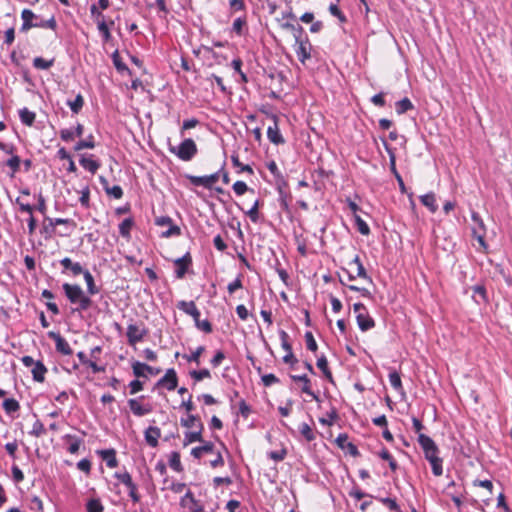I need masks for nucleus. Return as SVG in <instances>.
I'll return each instance as SVG.
<instances>
[{
  "instance_id": "obj_1",
  "label": "nucleus",
  "mask_w": 512,
  "mask_h": 512,
  "mask_svg": "<svg viewBox=\"0 0 512 512\" xmlns=\"http://www.w3.org/2000/svg\"><path fill=\"white\" fill-rule=\"evenodd\" d=\"M418 443L422 448L426 460L432 467V472L435 476L443 474L442 459L438 456L439 449L432 438L425 434L418 435Z\"/></svg>"
},
{
  "instance_id": "obj_49",
  "label": "nucleus",
  "mask_w": 512,
  "mask_h": 512,
  "mask_svg": "<svg viewBox=\"0 0 512 512\" xmlns=\"http://www.w3.org/2000/svg\"><path fill=\"white\" fill-rule=\"evenodd\" d=\"M259 200H256L253 206L246 212L252 222L256 223L259 219Z\"/></svg>"
},
{
  "instance_id": "obj_32",
  "label": "nucleus",
  "mask_w": 512,
  "mask_h": 512,
  "mask_svg": "<svg viewBox=\"0 0 512 512\" xmlns=\"http://www.w3.org/2000/svg\"><path fill=\"white\" fill-rule=\"evenodd\" d=\"M67 105L70 107L73 113L78 114L82 110L84 105L83 96L81 94H78L73 101H67Z\"/></svg>"
},
{
  "instance_id": "obj_53",
  "label": "nucleus",
  "mask_w": 512,
  "mask_h": 512,
  "mask_svg": "<svg viewBox=\"0 0 512 512\" xmlns=\"http://www.w3.org/2000/svg\"><path fill=\"white\" fill-rule=\"evenodd\" d=\"M305 341L308 350L312 352H315L317 350L318 346L311 332L308 331L305 333Z\"/></svg>"
},
{
  "instance_id": "obj_34",
  "label": "nucleus",
  "mask_w": 512,
  "mask_h": 512,
  "mask_svg": "<svg viewBox=\"0 0 512 512\" xmlns=\"http://www.w3.org/2000/svg\"><path fill=\"white\" fill-rule=\"evenodd\" d=\"M5 164L11 169V177H14L15 173L19 171L21 159L17 155H12L11 158H9Z\"/></svg>"
},
{
  "instance_id": "obj_51",
  "label": "nucleus",
  "mask_w": 512,
  "mask_h": 512,
  "mask_svg": "<svg viewBox=\"0 0 512 512\" xmlns=\"http://www.w3.org/2000/svg\"><path fill=\"white\" fill-rule=\"evenodd\" d=\"M181 234V229L179 226L171 224L168 226V229L166 231H163L161 236L163 238H169L172 236H179Z\"/></svg>"
},
{
  "instance_id": "obj_18",
  "label": "nucleus",
  "mask_w": 512,
  "mask_h": 512,
  "mask_svg": "<svg viewBox=\"0 0 512 512\" xmlns=\"http://www.w3.org/2000/svg\"><path fill=\"white\" fill-rule=\"evenodd\" d=\"M293 381H303L302 392L319 401L318 396L310 388V380L306 375H291Z\"/></svg>"
},
{
  "instance_id": "obj_41",
  "label": "nucleus",
  "mask_w": 512,
  "mask_h": 512,
  "mask_svg": "<svg viewBox=\"0 0 512 512\" xmlns=\"http://www.w3.org/2000/svg\"><path fill=\"white\" fill-rule=\"evenodd\" d=\"M97 27L99 32L102 34L104 42H108L111 39V33L105 20H98Z\"/></svg>"
},
{
  "instance_id": "obj_57",
  "label": "nucleus",
  "mask_w": 512,
  "mask_h": 512,
  "mask_svg": "<svg viewBox=\"0 0 512 512\" xmlns=\"http://www.w3.org/2000/svg\"><path fill=\"white\" fill-rule=\"evenodd\" d=\"M233 190L234 192L237 194V195H243L245 192H247L248 190V186L245 182L243 181H236L234 184H233Z\"/></svg>"
},
{
  "instance_id": "obj_29",
  "label": "nucleus",
  "mask_w": 512,
  "mask_h": 512,
  "mask_svg": "<svg viewBox=\"0 0 512 512\" xmlns=\"http://www.w3.org/2000/svg\"><path fill=\"white\" fill-rule=\"evenodd\" d=\"M19 116L21 122L27 126H31L35 121V113L28 110L27 108H23L19 111Z\"/></svg>"
},
{
  "instance_id": "obj_61",
  "label": "nucleus",
  "mask_w": 512,
  "mask_h": 512,
  "mask_svg": "<svg viewBox=\"0 0 512 512\" xmlns=\"http://www.w3.org/2000/svg\"><path fill=\"white\" fill-rule=\"evenodd\" d=\"M240 288H242V280L240 276H238L233 282L229 283L227 287L229 294H233Z\"/></svg>"
},
{
  "instance_id": "obj_7",
  "label": "nucleus",
  "mask_w": 512,
  "mask_h": 512,
  "mask_svg": "<svg viewBox=\"0 0 512 512\" xmlns=\"http://www.w3.org/2000/svg\"><path fill=\"white\" fill-rule=\"evenodd\" d=\"M472 220L477 225V226L472 228L473 235L476 237V239L478 240L479 244L482 247H486V243H485V240H484V238H485V230L486 229H485V225H484L483 220L481 219L479 214L476 213V212L472 213Z\"/></svg>"
},
{
  "instance_id": "obj_38",
  "label": "nucleus",
  "mask_w": 512,
  "mask_h": 512,
  "mask_svg": "<svg viewBox=\"0 0 512 512\" xmlns=\"http://www.w3.org/2000/svg\"><path fill=\"white\" fill-rule=\"evenodd\" d=\"M3 408L7 413L11 414V413L18 411L20 406H19L18 401H16L13 398H8V399L4 400Z\"/></svg>"
},
{
  "instance_id": "obj_37",
  "label": "nucleus",
  "mask_w": 512,
  "mask_h": 512,
  "mask_svg": "<svg viewBox=\"0 0 512 512\" xmlns=\"http://www.w3.org/2000/svg\"><path fill=\"white\" fill-rule=\"evenodd\" d=\"M246 18L238 17L234 20L232 30L239 36L243 35L244 28L246 27Z\"/></svg>"
},
{
  "instance_id": "obj_28",
  "label": "nucleus",
  "mask_w": 512,
  "mask_h": 512,
  "mask_svg": "<svg viewBox=\"0 0 512 512\" xmlns=\"http://www.w3.org/2000/svg\"><path fill=\"white\" fill-rule=\"evenodd\" d=\"M317 367L323 372L325 378L331 383H333V376L328 368V361L325 356H321L320 358H318Z\"/></svg>"
},
{
  "instance_id": "obj_26",
  "label": "nucleus",
  "mask_w": 512,
  "mask_h": 512,
  "mask_svg": "<svg viewBox=\"0 0 512 512\" xmlns=\"http://www.w3.org/2000/svg\"><path fill=\"white\" fill-rule=\"evenodd\" d=\"M80 164L84 169L88 170L92 174H95L100 167V164L97 161L85 156L81 157Z\"/></svg>"
},
{
  "instance_id": "obj_16",
  "label": "nucleus",
  "mask_w": 512,
  "mask_h": 512,
  "mask_svg": "<svg viewBox=\"0 0 512 512\" xmlns=\"http://www.w3.org/2000/svg\"><path fill=\"white\" fill-rule=\"evenodd\" d=\"M268 139L276 145L283 144L285 142L283 136L280 133L277 121L274 119V124L269 126L267 129Z\"/></svg>"
},
{
  "instance_id": "obj_62",
  "label": "nucleus",
  "mask_w": 512,
  "mask_h": 512,
  "mask_svg": "<svg viewBox=\"0 0 512 512\" xmlns=\"http://www.w3.org/2000/svg\"><path fill=\"white\" fill-rule=\"evenodd\" d=\"M155 224L160 227H168L173 224V220L169 216H161L156 218Z\"/></svg>"
},
{
  "instance_id": "obj_21",
  "label": "nucleus",
  "mask_w": 512,
  "mask_h": 512,
  "mask_svg": "<svg viewBox=\"0 0 512 512\" xmlns=\"http://www.w3.org/2000/svg\"><path fill=\"white\" fill-rule=\"evenodd\" d=\"M197 428H198V430H196V431H191V432L185 433L184 445H188L193 442H202L203 441V439H202V432L204 429L203 424L201 422H199V424L197 425Z\"/></svg>"
},
{
  "instance_id": "obj_59",
  "label": "nucleus",
  "mask_w": 512,
  "mask_h": 512,
  "mask_svg": "<svg viewBox=\"0 0 512 512\" xmlns=\"http://www.w3.org/2000/svg\"><path fill=\"white\" fill-rule=\"evenodd\" d=\"M264 386H271L279 382V379L274 374H265L262 376Z\"/></svg>"
},
{
  "instance_id": "obj_3",
  "label": "nucleus",
  "mask_w": 512,
  "mask_h": 512,
  "mask_svg": "<svg viewBox=\"0 0 512 512\" xmlns=\"http://www.w3.org/2000/svg\"><path fill=\"white\" fill-rule=\"evenodd\" d=\"M179 310L193 317L195 325L198 329L205 333L212 332V325L208 320H200V311L193 301H180L177 304Z\"/></svg>"
},
{
  "instance_id": "obj_14",
  "label": "nucleus",
  "mask_w": 512,
  "mask_h": 512,
  "mask_svg": "<svg viewBox=\"0 0 512 512\" xmlns=\"http://www.w3.org/2000/svg\"><path fill=\"white\" fill-rule=\"evenodd\" d=\"M356 320L360 330L363 332L368 331L375 326V321L370 317L367 311L358 314L356 316Z\"/></svg>"
},
{
  "instance_id": "obj_5",
  "label": "nucleus",
  "mask_w": 512,
  "mask_h": 512,
  "mask_svg": "<svg viewBox=\"0 0 512 512\" xmlns=\"http://www.w3.org/2000/svg\"><path fill=\"white\" fill-rule=\"evenodd\" d=\"M146 333L147 330L144 327L136 324H129L126 332L128 343L130 345H135L136 343L143 340Z\"/></svg>"
},
{
  "instance_id": "obj_55",
  "label": "nucleus",
  "mask_w": 512,
  "mask_h": 512,
  "mask_svg": "<svg viewBox=\"0 0 512 512\" xmlns=\"http://www.w3.org/2000/svg\"><path fill=\"white\" fill-rule=\"evenodd\" d=\"M67 438L72 441L68 447L69 453L76 454L79 451L82 441L70 435H68Z\"/></svg>"
},
{
  "instance_id": "obj_60",
  "label": "nucleus",
  "mask_w": 512,
  "mask_h": 512,
  "mask_svg": "<svg viewBox=\"0 0 512 512\" xmlns=\"http://www.w3.org/2000/svg\"><path fill=\"white\" fill-rule=\"evenodd\" d=\"M281 346L286 352L292 351V346L288 342V334L285 331L280 332Z\"/></svg>"
},
{
  "instance_id": "obj_40",
  "label": "nucleus",
  "mask_w": 512,
  "mask_h": 512,
  "mask_svg": "<svg viewBox=\"0 0 512 512\" xmlns=\"http://www.w3.org/2000/svg\"><path fill=\"white\" fill-rule=\"evenodd\" d=\"M87 512H103L104 506L102 505L101 501L99 499H91L88 501L87 505Z\"/></svg>"
},
{
  "instance_id": "obj_30",
  "label": "nucleus",
  "mask_w": 512,
  "mask_h": 512,
  "mask_svg": "<svg viewBox=\"0 0 512 512\" xmlns=\"http://www.w3.org/2000/svg\"><path fill=\"white\" fill-rule=\"evenodd\" d=\"M396 112L401 115L405 112L414 109V105L408 98H403L402 100L396 102L395 104Z\"/></svg>"
},
{
  "instance_id": "obj_35",
  "label": "nucleus",
  "mask_w": 512,
  "mask_h": 512,
  "mask_svg": "<svg viewBox=\"0 0 512 512\" xmlns=\"http://www.w3.org/2000/svg\"><path fill=\"white\" fill-rule=\"evenodd\" d=\"M169 466L176 472H181L183 470L180 454L178 452H172L169 457Z\"/></svg>"
},
{
  "instance_id": "obj_11",
  "label": "nucleus",
  "mask_w": 512,
  "mask_h": 512,
  "mask_svg": "<svg viewBox=\"0 0 512 512\" xmlns=\"http://www.w3.org/2000/svg\"><path fill=\"white\" fill-rule=\"evenodd\" d=\"M221 172L222 170L207 176H192L190 179L194 185L210 189L219 180Z\"/></svg>"
},
{
  "instance_id": "obj_20",
  "label": "nucleus",
  "mask_w": 512,
  "mask_h": 512,
  "mask_svg": "<svg viewBox=\"0 0 512 512\" xmlns=\"http://www.w3.org/2000/svg\"><path fill=\"white\" fill-rule=\"evenodd\" d=\"M21 17L23 20V24L21 27L22 31H27L35 27V22H33V19H37V16L31 10L24 9L21 13Z\"/></svg>"
},
{
  "instance_id": "obj_58",
  "label": "nucleus",
  "mask_w": 512,
  "mask_h": 512,
  "mask_svg": "<svg viewBox=\"0 0 512 512\" xmlns=\"http://www.w3.org/2000/svg\"><path fill=\"white\" fill-rule=\"evenodd\" d=\"M107 194L113 196L115 199H120L123 196V190L120 186L115 185L111 188H106Z\"/></svg>"
},
{
  "instance_id": "obj_10",
  "label": "nucleus",
  "mask_w": 512,
  "mask_h": 512,
  "mask_svg": "<svg viewBox=\"0 0 512 512\" xmlns=\"http://www.w3.org/2000/svg\"><path fill=\"white\" fill-rule=\"evenodd\" d=\"M48 336H49V338L54 340L57 352L64 354V355L72 354L73 351H72L69 343L59 333L50 331L48 333Z\"/></svg>"
},
{
  "instance_id": "obj_27",
  "label": "nucleus",
  "mask_w": 512,
  "mask_h": 512,
  "mask_svg": "<svg viewBox=\"0 0 512 512\" xmlns=\"http://www.w3.org/2000/svg\"><path fill=\"white\" fill-rule=\"evenodd\" d=\"M83 276H84V280H85L86 285H87L88 293L90 295L97 294L99 292V289H98V287L95 284V281H94V278H93L92 274L88 270H85L83 272Z\"/></svg>"
},
{
  "instance_id": "obj_15",
  "label": "nucleus",
  "mask_w": 512,
  "mask_h": 512,
  "mask_svg": "<svg viewBox=\"0 0 512 512\" xmlns=\"http://www.w3.org/2000/svg\"><path fill=\"white\" fill-rule=\"evenodd\" d=\"M147 444L151 447H157L158 439L161 436V430L158 427L150 426L145 430L144 433Z\"/></svg>"
},
{
  "instance_id": "obj_56",
  "label": "nucleus",
  "mask_w": 512,
  "mask_h": 512,
  "mask_svg": "<svg viewBox=\"0 0 512 512\" xmlns=\"http://www.w3.org/2000/svg\"><path fill=\"white\" fill-rule=\"evenodd\" d=\"M115 477L121 483H123L126 487L132 486V484H133L132 477H131V475L128 472H123V473H118L117 472V473H115Z\"/></svg>"
},
{
  "instance_id": "obj_23",
  "label": "nucleus",
  "mask_w": 512,
  "mask_h": 512,
  "mask_svg": "<svg viewBox=\"0 0 512 512\" xmlns=\"http://www.w3.org/2000/svg\"><path fill=\"white\" fill-rule=\"evenodd\" d=\"M46 372H47V369L41 361H37L36 364L31 369L33 379L36 382H40V383L44 382Z\"/></svg>"
},
{
  "instance_id": "obj_36",
  "label": "nucleus",
  "mask_w": 512,
  "mask_h": 512,
  "mask_svg": "<svg viewBox=\"0 0 512 512\" xmlns=\"http://www.w3.org/2000/svg\"><path fill=\"white\" fill-rule=\"evenodd\" d=\"M389 381H390L391 386L396 391H402L403 390L401 377H400V374L397 371H391L389 373Z\"/></svg>"
},
{
  "instance_id": "obj_63",
  "label": "nucleus",
  "mask_w": 512,
  "mask_h": 512,
  "mask_svg": "<svg viewBox=\"0 0 512 512\" xmlns=\"http://www.w3.org/2000/svg\"><path fill=\"white\" fill-rule=\"evenodd\" d=\"M89 197H90V191H89V188L86 187L81 191V196L79 199L82 206H84V207L89 206Z\"/></svg>"
},
{
  "instance_id": "obj_4",
  "label": "nucleus",
  "mask_w": 512,
  "mask_h": 512,
  "mask_svg": "<svg viewBox=\"0 0 512 512\" xmlns=\"http://www.w3.org/2000/svg\"><path fill=\"white\" fill-rule=\"evenodd\" d=\"M169 151L182 161L192 160L198 152L195 141L191 138L184 139L178 146L169 145Z\"/></svg>"
},
{
  "instance_id": "obj_45",
  "label": "nucleus",
  "mask_w": 512,
  "mask_h": 512,
  "mask_svg": "<svg viewBox=\"0 0 512 512\" xmlns=\"http://www.w3.org/2000/svg\"><path fill=\"white\" fill-rule=\"evenodd\" d=\"M200 421V418L198 416H195V415H188V417L186 419H181V424L182 426L186 427V428H192V427H197V425L199 424Z\"/></svg>"
},
{
  "instance_id": "obj_33",
  "label": "nucleus",
  "mask_w": 512,
  "mask_h": 512,
  "mask_svg": "<svg viewBox=\"0 0 512 512\" xmlns=\"http://www.w3.org/2000/svg\"><path fill=\"white\" fill-rule=\"evenodd\" d=\"M54 65V59L46 60L42 57H36L33 59V66L36 69L47 70Z\"/></svg>"
},
{
  "instance_id": "obj_17",
  "label": "nucleus",
  "mask_w": 512,
  "mask_h": 512,
  "mask_svg": "<svg viewBox=\"0 0 512 512\" xmlns=\"http://www.w3.org/2000/svg\"><path fill=\"white\" fill-rule=\"evenodd\" d=\"M60 263L64 267V270H70L74 276L83 274L85 271L80 263L73 262L68 257L63 258ZM63 273H65V271H63Z\"/></svg>"
},
{
  "instance_id": "obj_52",
  "label": "nucleus",
  "mask_w": 512,
  "mask_h": 512,
  "mask_svg": "<svg viewBox=\"0 0 512 512\" xmlns=\"http://www.w3.org/2000/svg\"><path fill=\"white\" fill-rule=\"evenodd\" d=\"M35 27L49 28V29L55 30L57 27V24H56L55 18L51 17L48 20H40V21L35 22Z\"/></svg>"
},
{
  "instance_id": "obj_22",
  "label": "nucleus",
  "mask_w": 512,
  "mask_h": 512,
  "mask_svg": "<svg viewBox=\"0 0 512 512\" xmlns=\"http://www.w3.org/2000/svg\"><path fill=\"white\" fill-rule=\"evenodd\" d=\"M420 202L429 209L431 213H435L438 209V205L436 203V196L434 193H427L425 195L420 196Z\"/></svg>"
},
{
  "instance_id": "obj_9",
  "label": "nucleus",
  "mask_w": 512,
  "mask_h": 512,
  "mask_svg": "<svg viewBox=\"0 0 512 512\" xmlns=\"http://www.w3.org/2000/svg\"><path fill=\"white\" fill-rule=\"evenodd\" d=\"M128 406L131 410V412L137 416L142 417L152 412L153 407L151 404L146 403L142 404L140 403L139 399L133 398L128 400Z\"/></svg>"
},
{
  "instance_id": "obj_13",
  "label": "nucleus",
  "mask_w": 512,
  "mask_h": 512,
  "mask_svg": "<svg viewBox=\"0 0 512 512\" xmlns=\"http://www.w3.org/2000/svg\"><path fill=\"white\" fill-rule=\"evenodd\" d=\"M384 146H385V149L386 151L388 152L389 154V158H390V169L392 171V173L394 174V176L396 177L398 183H399V186L401 188V190L403 191L405 189V186H404V182H403V179L401 177V175L398 173L397 169H396V157H395V153L394 151L389 147V145L384 142Z\"/></svg>"
},
{
  "instance_id": "obj_12",
  "label": "nucleus",
  "mask_w": 512,
  "mask_h": 512,
  "mask_svg": "<svg viewBox=\"0 0 512 512\" xmlns=\"http://www.w3.org/2000/svg\"><path fill=\"white\" fill-rule=\"evenodd\" d=\"M133 373L136 377H145V373H149L151 375H157L161 372L160 368L151 367L145 363L135 362L132 365Z\"/></svg>"
},
{
  "instance_id": "obj_50",
  "label": "nucleus",
  "mask_w": 512,
  "mask_h": 512,
  "mask_svg": "<svg viewBox=\"0 0 512 512\" xmlns=\"http://www.w3.org/2000/svg\"><path fill=\"white\" fill-rule=\"evenodd\" d=\"M382 504H384L389 510L395 511V512H401L399 505L395 501V499L391 498H379L378 499Z\"/></svg>"
},
{
  "instance_id": "obj_64",
  "label": "nucleus",
  "mask_w": 512,
  "mask_h": 512,
  "mask_svg": "<svg viewBox=\"0 0 512 512\" xmlns=\"http://www.w3.org/2000/svg\"><path fill=\"white\" fill-rule=\"evenodd\" d=\"M60 137L63 141L68 142L75 138V134L71 129H62L60 131Z\"/></svg>"
},
{
  "instance_id": "obj_6",
  "label": "nucleus",
  "mask_w": 512,
  "mask_h": 512,
  "mask_svg": "<svg viewBox=\"0 0 512 512\" xmlns=\"http://www.w3.org/2000/svg\"><path fill=\"white\" fill-rule=\"evenodd\" d=\"M178 385V378H177V374H176V371L171 368V369H168L165 373V375L158 380V382L156 383V386L157 387H165L167 390L169 391H173L176 389Z\"/></svg>"
},
{
  "instance_id": "obj_48",
  "label": "nucleus",
  "mask_w": 512,
  "mask_h": 512,
  "mask_svg": "<svg viewBox=\"0 0 512 512\" xmlns=\"http://www.w3.org/2000/svg\"><path fill=\"white\" fill-rule=\"evenodd\" d=\"M205 351L204 346H199L197 349L189 356L185 355L184 358H186L189 362H195L196 364L200 363V356Z\"/></svg>"
},
{
  "instance_id": "obj_31",
  "label": "nucleus",
  "mask_w": 512,
  "mask_h": 512,
  "mask_svg": "<svg viewBox=\"0 0 512 512\" xmlns=\"http://www.w3.org/2000/svg\"><path fill=\"white\" fill-rule=\"evenodd\" d=\"M133 226V220L131 218L124 219L119 225V233L124 238H130V232Z\"/></svg>"
},
{
  "instance_id": "obj_2",
  "label": "nucleus",
  "mask_w": 512,
  "mask_h": 512,
  "mask_svg": "<svg viewBox=\"0 0 512 512\" xmlns=\"http://www.w3.org/2000/svg\"><path fill=\"white\" fill-rule=\"evenodd\" d=\"M66 297L72 304H78L77 311H86L92 305L90 297L86 296L79 285L64 283L62 286Z\"/></svg>"
},
{
  "instance_id": "obj_19",
  "label": "nucleus",
  "mask_w": 512,
  "mask_h": 512,
  "mask_svg": "<svg viewBox=\"0 0 512 512\" xmlns=\"http://www.w3.org/2000/svg\"><path fill=\"white\" fill-rule=\"evenodd\" d=\"M296 42L298 43V48L296 49L297 57L301 63H305V61L311 57L310 47L307 45V43L301 41L297 36Z\"/></svg>"
},
{
  "instance_id": "obj_24",
  "label": "nucleus",
  "mask_w": 512,
  "mask_h": 512,
  "mask_svg": "<svg viewBox=\"0 0 512 512\" xmlns=\"http://www.w3.org/2000/svg\"><path fill=\"white\" fill-rule=\"evenodd\" d=\"M100 454L109 468H115L118 465L116 452L114 449L103 450L100 452Z\"/></svg>"
},
{
  "instance_id": "obj_8",
  "label": "nucleus",
  "mask_w": 512,
  "mask_h": 512,
  "mask_svg": "<svg viewBox=\"0 0 512 512\" xmlns=\"http://www.w3.org/2000/svg\"><path fill=\"white\" fill-rule=\"evenodd\" d=\"M174 264L176 266V270H175L176 277L178 279H182L192 264V257L190 255V253L187 252L184 256L175 259Z\"/></svg>"
},
{
  "instance_id": "obj_42",
  "label": "nucleus",
  "mask_w": 512,
  "mask_h": 512,
  "mask_svg": "<svg viewBox=\"0 0 512 512\" xmlns=\"http://www.w3.org/2000/svg\"><path fill=\"white\" fill-rule=\"evenodd\" d=\"M113 64L119 72L128 71V67L122 62L119 52L116 50L112 54Z\"/></svg>"
},
{
  "instance_id": "obj_25",
  "label": "nucleus",
  "mask_w": 512,
  "mask_h": 512,
  "mask_svg": "<svg viewBox=\"0 0 512 512\" xmlns=\"http://www.w3.org/2000/svg\"><path fill=\"white\" fill-rule=\"evenodd\" d=\"M214 450V444L212 442H205L203 446L195 447L192 449L191 454L193 457L199 459L204 453H212Z\"/></svg>"
},
{
  "instance_id": "obj_54",
  "label": "nucleus",
  "mask_w": 512,
  "mask_h": 512,
  "mask_svg": "<svg viewBox=\"0 0 512 512\" xmlns=\"http://www.w3.org/2000/svg\"><path fill=\"white\" fill-rule=\"evenodd\" d=\"M329 12H330L333 16L337 17V18L340 20V22H342V23H343V22H346V17H345V15L341 12V10L339 9V7H338V5H337V4L331 3V4L329 5Z\"/></svg>"
},
{
  "instance_id": "obj_44",
  "label": "nucleus",
  "mask_w": 512,
  "mask_h": 512,
  "mask_svg": "<svg viewBox=\"0 0 512 512\" xmlns=\"http://www.w3.org/2000/svg\"><path fill=\"white\" fill-rule=\"evenodd\" d=\"M190 376L196 381H201L205 378H210L211 373L208 369L204 368V369H201L198 371H196V370L191 371Z\"/></svg>"
},
{
  "instance_id": "obj_39",
  "label": "nucleus",
  "mask_w": 512,
  "mask_h": 512,
  "mask_svg": "<svg viewBox=\"0 0 512 512\" xmlns=\"http://www.w3.org/2000/svg\"><path fill=\"white\" fill-rule=\"evenodd\" d=\"M299 431L301 435L307 440V441H313L315 439V434L307 423H302L299 427Z\"/></svg>"
},
{
  "instance_id": "obj_43",
  "label": "nucleus",
  "mask_w": 512,
  "mask_h": 512,
  "mask_svg": "<svg viewBox=\"0 0 512 512\" xmlns=\"http://www.w3.org/2000/svg\"><path fill=\"white\" fill-rule=\"evenodd\" d=\"M95 147V143H94V140H93V136L90 135L86 140H81L79 141L76 146L74 147V149L76 151H80L82 149H92Z\"/></svg>"
},
{
  "instance_id": "obj_47",
  "label": "nucleus",
  "mask_w": 512,
  "mask_h": 512,
  "mask_svg": "<svg viewBox=\"0 0 512 512\" xmlns=\"http://www.w3.org/2000/svg\"><path fill=\"white\" fill-rule=\"evenodd\" d=\"M355 222H356L358 231L362 235H368L370 233V228H369L368 224L360 216L355 215Z\"/></svg>"
},
{
  "instance_id": "obj_46",
  "label": "nucleus",
  "mask_w": 512,
  "mask_h": 512,
  "mask_svg": "<svg viewBox=\"0 0 512 512\" xmlns=\"http://www.w3.org/2000/svg\"><path fill=\"white\" fill-rule=\"evenodd\" d=\"M231 161L234 167H239L241 172H248L250 174H253V169L250 165H244L239 161L238 155H232Z\"/></svg>"
}]
</instances>
